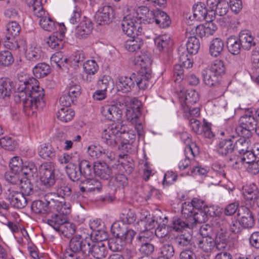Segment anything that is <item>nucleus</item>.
Wrapping results in <instances>:
<instances>
[{"mask_svg": "<svg viewBox=\"0 0 259 259\" xmlns=\"http://www.w3.org/2000/svg\"><path fill=\"white\" fill-rule=\"evenodd\" d=\"M142 103L136 98L131 100V104L126 111V119L131 124L135 125L139 136H142L143 133V126L141 118Z\"/></svg>", "mask_w": 259, "mask_h": 259, "instance_id": "2", "label": "nucleus"}, {"mask_svg": "<svg viewBox=\"0 0 259 259\" xmlns=\"http://www.w3.org/2000/svg\"><path fill=\"white\" fill-rule=\"evenodd\" d=\"M32 211L36 214H48L51 212L48 206L42 200L34 201L31 206Z\"/></svg>", "mask_w": 259, "mask_h": 259, "instance_id": "43", "label": "nucleus"}, {"mask_svg": "<svg viewBox=\"0 0 259 259\" xmlns=\"http://www.w3.org/2000/svg\"><path fill=\"white\" fill-rule=\"evenodd\" d=\"M239 39L241 47L246 50L250 49L251 47L255 45V42L251 33L247 30H242L240 32Z\"/></svg>", "mask_w": 259, "mask_h": 259, "instance_id": "27", "label": "nucleus"}, {"mask_svg": "<svg viewBox=\"0 0 259 259\" xmlns=\"http://www.w3.org/2000/svg\"><path fill=\"white\" fill-rule=\"evenodd\" d=\"M40 181L46 187H50L54 185L57 179L54 165L51 162H45L39 167Z\"/></svg>", "mask_w": 259, "mask_h": 259, "instance_id": "6", "label": "nucleus"}, {"mask_svg": "<svg viewBox=\"0 0 259 259\" xmlns=\"http://www.w3.org/2000/svg\"><path fill=\"white\" fill-rule=\"evenodd\" d=\"M227 47L231 54L237 55L240 52L241 45L239 39L233 36H231L227 39Z\"/></svg>", "mask_w": 259, "mask_h": 259, "instance_id": "46", "label": "nucleus"}, {"mask_svg": "<svg viewBox=\"0 0 259 259\" xmlns=\"http://www.w3.org/2000/svg\"><path fill=\"white\" fill-rule=\"evenodd\" d=\"M39 156L44 159H53L56 157V152L54 148L50 144H44L38 148Z\"/></svg>", "mask_w": 259, "mask_h": 259, "instance_id": "32", "label": "nucleus"}, {"mask_svg": "<svg viewBox=\"0 0 259 259\" xmlns=\"http://www.w3.org/2000/svg\"><path fill=\"white\" fill-rule=\"evenodd\" d=\"M224 47L223 41L220 38L212 40L209 46V53L211 56L217 57L222 53Z\"/></svg>", "mask_w": 259, "mask_h": 259, "instance_id": "38", "label": "nucleus"}, {"mask_svg": "<svg viewBox=\"0 0 259 259\" xmlns=\"http://www.w3.org/2000/svg\"><path fill=\"white\" fill-rule=\"evenodd\" d=\"M108 239V234L104 230H97L91 234L82 233L81 235H76L70 241V243H90V241L94 243L105 241Z\"/></svg>", "mask_w": 259, "mask_h": 259, "instance_id": "5", "label": "nucleus"}, {"mask_svg": "<svg viewBox=\"0 0 259 259\" xmlns=\"http://www.w3.org/2000/svg\"><path fill=\"white\" fill-rule=\"evenodd\" d=\"M32 71L36 77H44L50 73V67L45 63H38L33 67Z\"/></svg>", "mask_w": 259, "mask_h": 259, "instance_id": "47", "label": "nucleus"}, {"mask_svg": "<svg viewBox=\"0 0 259 259\" xmlns=\"http://www.w3.org/2000/svg\"><path fill=\"white\" fill-rule=\"evenodd\" d=\"M190 222H191L193 224V226L192 229L196 228L198 224L205 223L208 219L207 215L204 211L203 209H199L195 211L193 213L192 217L189 218Z\"/></svg>", "mask_w": 259, "mask_h": 259, "instance_id": "51", "label": "nucleus"}, {"mask_svg": "<svg viewBox=\"0 0 259 259\" xmlns=\"http://www.w3.org/2000/svg\"><path fill=\"white\" fill-rule=\"evenodd\" d=\"M6 194L7 199L13 207L21 209L26 206L27 203V198L24 196L23 193L16 190L14 186H10Z\"/></svg>", "mask_w": 259, "mask_h": 259, "instance_id": "9", "label": "nucleus"}, {"mask_svg": "<svg viewBox=\"0 0 259 259\" xmlns=\"http://www.w3.org/2000/svg\"><path fill=\"white\" fill-rule=\"evenodd\" d=\"M8 176L7 177V180L14 185H19L21 188L24 194L31 195L33 193V185L28 178L20 179L18 175Z\"/></svg>", "mask_w": 259, "mask_h": 259, "instance_id": "15", "label": "nucleus"}, {"mask_svg": "<svg viewBox=\"0 0 259 259\" xmlns=\"http://www.w3.org/2000/svg\"><path fill=\"white\" fill-rule=\"evenodd\" d=\"M193 224L191 222H190L189 218L185 219L183 217H174L172 220V224L170 226V228L177 231H182L185 228L192 229L193 226Z\"/></svg>", "mask_w": 259, "mask_h": 259, "instance_id": "28", "label": "nucleus"}, {"mask_svg": "<svg viewBox=\"0 0 259 259\" xmlns=\"http://www.w3.org/2000/svg\"><path fill=\"white\" fill-rule=\"evenodd\" d=\"M15 37L6 38L5 46L8 49L22 52L26 48V41L24 39L15 40Z\"/></svg>", "mask_w": 259, "mask_h": 259, "instance_id": "30", "label": "nucleus"}, {"mask_svg": "<svg viewBox=\"0 0 259 259\" xmlns=\"http://www.w3.org/2000/svg\"><path fill=\"white\" fill-rule=\"evenodd\" d=\"M39 24L40 27L46 31H54L57 26L59 27L61 24L56 23L51 18L48 16L44 17L40 19Z\"/></svg>", "mask_w": 259, "mask_h": 259, "instance_id": "50", "label": "nucleus"}, {"mask_svg": "<svg viewBox=\"0 0 259 259\" xmlns=\"http://www.w3.org/2000/svg\"><path fill=\"white\" fill-rule=\"evenodd\" d=\"M101 112L108 120L121 122L122 110L119 107L117 104H115L114 102L104 105L101 109ZM121 123H122V122Z\"/></svg>", "mask_w": 259, "mask_h": 259, "instance_id": "8", "label": "nucleus"}, {"mask_svg": "<svg viewBox=\"0 0 259 259\" xmlns=\"http://www.w3.org/2000/svg\"><path fill=\"white\" fill-rule=\"evenodd\" d=\"M80 90V86L78 83L71 81L69 84L66 93L74 99V98L79 96Z\"/></svg>", "mask_w": 259, "mask_h": 259, "instance_id": "63", "label": "nucleus"}, {"mask_svg": "<svg viewBox=\"0 0 259 259\" xmlns=\"http://www.w3.org/2000/svg\"><path fill=\"white\" fill-rule=\"evenodd\" d=\"M120 142L122 149H127L128 146L131 145L136 139V135L133 133V131H127V127L126 126L125 131L119 135Z\"/></svg>", "mask_w": 259, "mask_h": 259, "instance_id": "35", "label": "nucleus"}, {"mask_svg": "<svg viewBox=\"0 0 259 259\" xmlns=\"http://www.w3.org/2000/svg\"><path fill=\"white\" fill-rule=\"evenodd\" d=\"M135 82L139 89L145 90L151 85L150 79L152 75L150 70H141L137 74H133Z\"/></svg>", "mask_w": 259, "mask_h": 259, "instance_id": "17", "label": "nucleus"}, {"mask_svg": "<svg viewBox=\"0 0 259 259\" xmlns=\"http://www.w3.org/2000/svg\"><path fill=\"white\" fill-rule=\"evenodd\" d=\"M9 166L10 171L6 175V178L7 176L9 178H10V176L18 175L19 176L23 167L22 159L18 156L14 157L11 160Z\"/></svg>", "mask_w": 259, "mask_h": 259, "instance_id": "36", "label": "nucleus"}, {"mask_svg": "<svg viewBox=\"0 0 259 259\" xmlns=\"http://www.w3.org/2000/svg\"><path fill=\"white\" fill-rule=\"evenodd\" d=\"M134 63L141 67V70H150L149 67L151 64V59L150 54L142 53L141 55L135 57L133 61Z\"/></svg>", "mask_w": 259, "mask_h": 259, "instance_id": "33", "label": "nucleus"}, {"mask_svg": "<svg viewBox=\"0 0 259 259\" xmlns=\"http://www.w3.org/2000/svg\"><path fill=\"white\" fill-rule=\"evenodd\" d=\"M257 120H256L254 115L245 114L242 115L240 119L239 123L241 127L246 132V136L249 137L251 135V131L256 129Z\"/></svg>", "mask_w": 259, "mask_h": 259, "instance_id": "22", "label": "nucleus"}, {"mask_svg": "<svg viewBox=\"0 0 259 259\" xmlns=\"http://www.w3.org/2000/svg\"><path fill=\"white\" fill-rule=\"evenodd\" d=\"M20 31V26L17 22L15 21L10 22L8 24L7 26L6 38H10V37H16L19 35Z\"/></svg>", "mask_w": 259, "mask_h": 259, "instance_id": "54", "label": "nucleus"}, {"mask_svg": "<svg viewBox=\"0 0 259 259\" xmlns=\"http://www.w3.org/2000/svg\"><path fill=\"white\" fill-rule=\"evenodd\" d=\"M0 146L5 149L12 151L16 147V142L11 137H4L0 139Z\"/></svg>", "mask_w": 259, "mask_h": 259, "instance_id": "60", "label": "nucleus"}, {"mask_svg": "<svg viewBox=\"0 0 259 259\" xmlns=\"http://www.w3.org/2000/svg\"><path fill=\"white\" fill-rule=\"evenodd\" d=\"M190 29L191 31L193 30L191 27H189L186 29V36L188 37L186 44L187 50L189 53L195 54L199 49L200 42L199 39L195 36H191L192 34L190 33Z\"/></svg>", "mask_w": 259, "mask_h": 259, "instance_id": "25", "label": "nucleus"}, {"mask_svg": "<svg viewBox=\"0 0 259 259\" xmlns=\"http://www.w3.org/2000/svg\"><path fill=\"white\" fill-rule=\"evenodd\" d=\"M236 238L237 235L221 229L216 234L215 243H232L236 241Z\"/></svg>", "mask_w": 259, "mask_h": 259, "instance_id": "41", "label": "nucleus"}, {"mask_svg": "<svg viewBox=\"0 0 259 259\" xmlns=\"http://www.w3.org/2000/svg\"><path fill=\"white\" fill-rule=\"evenodd\" d=\"M128 184L126 176L123 174H117L111 178L109 182V186L114 191L124 188Z\"/></svg>", "mask_w": 259, "mask_h": 259, "instance_id": "23", "label": "nucleus"}, {"mask_svg": "<svg viewBox=\"0 0 259 259\" xmlns=\"http://www.w3.org/2000/svg\"><path fill=\"white\" fill-rule=\"evenodd\" d=\"M66 173L69 179L73 181L76 182L80 180L82 176V171L79 166H78L74 163H70L66 166Z\"/></svg>", "mask_w": 259, "mask_h": 259, "instance_id": "40", "label": "nucleus"}, {"mask_svg": "<svg viewBox=\"0 0 259 259\" xmlns=\"http://www.w3.org/2000/svg\"><path fill=\"white\" fill-rule=\"evenodd\" d=\"M126 130V125L121 122H115L105 128L101 134L104 142L111 147H115L120 142L119 135Z\"/></svg>", "mask_w": 259, "mask_h": 259, "instance_id": "3", "label": "nucleus"}, {"mask_svg": "<svg viewBox=\"0 0 259 259\" xmlns=\"http://www.w3.org/2000/svg\"><path fill=\"white\" fill-rule=\"evenodd\" d=\"M154 42L156 48L161 52L166 49L170 45L171 41L168 35H163L156 37L154 39Z\"/></svg>", "mask_w": 259, "mask_h": 259, "instance_id": "52", "label": "nucleus"}, {"mask_svg": "<svg viewBox=\"0 0 259 259\" xmlns=\"http://www.w3.org/2000/svg\"><path fill=\"white\" fill-rule=\"evenodd\" d=\"M216 76L220 78L225 73V67L223 62L221 60H216L211 64L209 69H208Z\"/></svg>", "mask_w": 259, "mask_h": 259, "instance_id": "56", "label": "nucleus"}, {"mask_svg": "<svg viewBox=\"0 0 259 259\" xmlns=\"http://www.w3.org/2000/svg\"><path fill=\"white\" fill-rule=\"evenodd\" d=\"M184 153L185 157L179 162L178 167L180 170H184L188 168V175H190L192 170V164L195 165L196 161L194 157L196 154L198 153V151L192 149L190 146L185 147Z\"/></svg>", "mask_w": 259, "mask_h": 259, "instance_id": "12", "label": "nucleus"}, {"mask_svg": "<svg viewBox=\"0 0 259 259\" xmlns=\"http://www.w3.org/2000/svg\"><path fill=\"white\" fill-rule=\"evenodd\" d=\"M14 61L12 54L9 51H3L0 52V65L9 66Z\"/></svg>", "mask_w": 259, "mask_h": 259, "instance_id": "57", "label": "nucleus"}, {"mask_svg": "<svg viewBox=\"0 0 259 259\" xmlns=\"http://www.w3.org/2000/svg\"><path fill=\"white\" fill-rule=\"evenodd\" d=\"M87 188L88 192H100L102 188V185L100 181L96 179H87Z\"/></svg>", "mask_w": 259, "mask_h": 259, "instance_id": "58", "label": "nucleus"}, {"mask_svg": "<svg viewBox=\"0 0 259 259\" xmlns=\"http://www.w3.org/2000/svg\"><path fill=\"white\" fill-rule=\"evenodd\" d=\"M12 82L9 79H0V97L4 99L9 97L12 92Z\"/></svg>", "mask_w": 259, "mask_h": 259, "instance_id": "45", "label": "nucleus"}, {"mask_svg": "<svg viewBox=\"0 0 259 259\" xmlns=\"http://www.w3.org/2000/svg\"><path fill=\"white\" fill-rule=\"evenodd\" d=\"M242 194L245 205L248 207H253L255 204V199L259 195V189L253 183L246 185L242 188Z\"/></svg>", "mask_w": 259, "mask_h": 259, "instance_id": "14", "label": "nucleus"}, {"mask_svg": "<svg viewBox=\"0 0 259 259\" xmlns=\"http://www.w3.org/2000/svg\"><path fill=\"white\" fill-rule=\"evenodd\" d=\"M255 154L248 150L240 155L229 157L228 162L233 168L239 169L242 168L244 163L250 165L255 160Z\"/></svg>", "mask_w": 259, "mask_h": 259, "instance_id": "11", "label": "nucleus"}, {"mask_svg": "<svg viewBox=\"0 0 259 259\" xmlns=\"http://www.w3.org/2000/svg\"><path fill=\"white\" fill-rule=\"evenodd\" d=\"M22 52L25 53L26 59L30 62L41 61L44 57L41 48L35 45H30L28 47L26 45Z\"/></svg>", "mask_w": 259, "mask_h": 259, "instance_id": "20", "label": "nucleus"}, {"mask_svg": "<svg viewBox=\"0 0 259 259\" xmlns=\"http://www.w3.org/2000/svg\"><path fill=\"white\" fill-rule=\"evenodd\" d=\"M94 171L96 176L104 180H108L111 175V169L106 163L95 162Z\"/></svg>", "mask_w": 259, "mask_h": 259, "instance_id": "26", "label": "nucleus"}, {"mask_svg": "<svg viewBox=\"0 0 259 259\" xmlns=\"http://www.w3.org/2000/svg\"><path fill=\"white\" fill-rule=\"evenodd\" d=\"M56 197H58L56 193H49L45 195V202L48 206L51 212L53 207L56 211H62L63 213H70L71 207L70 203H66L65 201L57 199Z\"/></svg>", "mask_w": 259, "mask_h": 259, "instance_id": "7", "label": "nucleus"}, {"mask_svg": "<svg viewBox=\"0 0 259 259\" xmlns=\"http://www.w3.org/2000/svg\"><path fill=\"white\" fill-rule=\"evenodd\" d=\"M17 90L14 100L17 103L22 104L26 115L32 116L45 106L44 89L39 86L35 78L32 77L25 81H20Z\"/></svg>", "mask_w": 259, "mask_h": 259, "instance_id": "1", "label": "nucleus"}, {"mask_svg": "<svg viewBox=\"0 0 259 259\" xmlns=\"http://www.w3.org/2000/svg\"><path fill=\"white\" fill-rule=\"evenodd\" d=\"M194 208L193 204L191 202H185L182 205V217L188 219L192 217L193 215Z\"/></svg>", "mask_w": 259, "mask_h": 259, "instance_id": "64", "label": "nucleus"}, {"mask_svg": "<svg viewBox=\"0 0 259 259\" xmlns=\"http://www.w3.org/2000/svg\"><path fill=\"white\" fill-rule=\"evenodd\" d=\"M113 17V9L110 6H104L100 8L96 13L95 18L99 25L109 23Z\"/></svg>", "mask_w": 259, "mask_h": 259, "instance_id": "16", "label": "nucleus"}, {"mask_svg": "<svg viewBox=\"0 0 259 259\" xmlns=\"http://www.w3.org/2000/svg\"><path fill=\"white\" fill-rule=\"evenodd\" d=\"M211 227L207 225H202L199 229V233L202 239L199 241V243H212V239L210 236Z\"/></svg>", "mask_w": 259, "mask_h": 259, "instance_id": "53", "label": "nucleus"}, {"mask_svg": "<svg viewBox=\"0 0 259 259\" xmlns=\"http://www.w3.org/2000/svg\"><path fill=\"white\" fill-rule=\"evenodd\" d=\"M186 105L196 103L199 99V94L194 90H187L185 93Z\"/></svg>", "mask_w": 259, "mask_h": 259, "instance_id": "61", "label": "nucleus"}, {"mask_svg": "<svg viewBox=\"0 0 259 259\" xmlns=\"http://www.w3.org/2000/svg\"><path fill=\"white\" fill-rule=\"evenodd\" d=\"M20 173L27 176L28 178L34 177L36 175L37 168L33 163H29L27 165L23 166Z\"/></svg>", "mask_w": 259, "mask_h": 259, "instance_id": "62", "label": "nucleus"}, {"mask_svg": "<svg viewBox=\"0 0 259 259\" xmlns=\"http://www.w3.org/2000/svg\"><path fill=\"white\" fill-rule=\"evenodd\" d=\"M212 5L211 9H215L216 14L219 16H224L228 12L229 5L225 0L214 2Z\"/></svg>", "mask_w": 259, "mask_h": 259, "instance_id": "55", "label": "nucleus"}, {"mask_svg": "<svg viewBox=\"0 0 259 259\" xmlns=\"http://www.w3.org/2000/svg\"><path fill=\"white\" fill-rule=\"evenodd\" d=\"M137 15V13L129 14L122 21L123 31L128 36H138L142 32L141 17H138Z\"/></svg>", "mask_w": 259, "mask_h": 259, "instance_id": "4", "label": "nucleus"}, {"mask_svg": "<svg viewBox=\"0 0 259 259\" xmlns=\"http://www.w3.org/2000/svg\"><path fill=\"white\" fill-rule=\"evenodd\" d=\"M83 68L86 74H95L99 69L97 62L94 60H87L83 63Z\"/></svg>", "mask_w": 259, "mask_h": 259, "instance_id": "59", "label": "nucleus"}, {"mask_svg": "<svg viewBox=\"0 0 259 259\" xmlns=\"http://www.w3.org/2000/svg\"><path fill=\"white\" fill-rule=\"evenodd\" d=\"M92 29V21L90 19L84 16L76 28L75 35L78 38H84L91 33Z\"/></svg>", "mask_w": 259, "mask_h": 259, "instance_id": "21", "label": "nucleus"}, {"mask_svg": "<svg viewBox=\"0 0 259 259\" xmlns=\"http://www.w3.org/2000/svg\"><path fill=\"white\" fill-rule=\"evenodd\" d=\"M202 75L204 83L209 87L215 85L219 81V78L208 69L202 71Z\"/></svg>", "mask_w": 259, "mask_h": 259, "instance_id": "49", "label": "nucleus"}, {"mask_svg": "<svg viewBox=\"0 0 259 259\" xmlns=\"http://www.w3.org/2000/svg\"><path fill=\"white\" fill-rule=\"evenodd\" d=\"M206 14H207V10L204 4L198 3L193 7V16H189V19L199 21H202L206 18Z\"/></svg>", "mask_w": 259, "mask_h": 259, "instance_id": "34", "label": "nucleus"}, {"mask_svg": "<svg viewBox=\"0 0 259 259\" xmlns=\"http://www.w3.org/2000/svg\"><path fill=\"white\" fill-rule=\"evenodd\" d=\"M57 213L52 215L51 218L47 220V223L57 231H61L64 225L67 222V215L69 213L66 214L62 211H57Z\"/></svg>", "mask_w": 259, "mask_h": 259, "instance_id": "18", "label": "nucleus"}, {"mask_svg": "<svg viewBox=\"0 0 259 259\" xmlns=\"http://www.w3.org/2000/svg\"><path fill=\"white\" fill-rule=\"evenodd\" d=\"M144 11L147 12V17H152V22L160 28H165L169 27L171 24V19L169 16L164 12L160 10H156L154 11H149L147 7H144L142 9Z\"/></svg>", "mask_w": 259, "mask_h": 259, "instance_id": "10", "label": "nucleus"}, {"mask_svg": "<svg viewBox=\"0 0 259 259\" xmlns=\"http://www.w3.org/2000/svg\"><path fill=\"white\" fill-rule=\"evenodd\" d=\"M234 154L230 156L240 155L248 151V142L244 138H240L234 144Z\"/></svg>", "mask_w": 259, "mask_h": 259, "instance_id": "42", "label": "nucleus"}, {"mask_svg": "<svg viewBox=\"0 0 259 259\" xmlns=\"http://www.w3.org/2000/svg\"><path fill=\"white\" fill-rule=\"evenodd\" d=\"M65 31L64 25H60L59 31L54 32L49 37L47 41L48 46L55 50H59L63 48Z\"/></svg>", "mask_w": 259, "mask_h": 259, "instance_id": "13", "label": "nucleus"}, {"mask_svg": "<svg viewBox=\"0 0 259 259\" xmlns=\"http://www.w3.org/2000/svg\"><path fill=\"white\" fill-rule=\"evenodd\" d=\"M238 215L240 216L241 224L244 228H251L255 224L253 215L247 207L241 206L238 210Z\"/></svg>", "mask_w": 259, "mask_h": 259, "instance_id": "19", "label": "nucleus"}, {"mask_svg": "<svg viewBox=\"0 0 259 259\" xmlns=\"http://www.w3.org/2000/svg\"><path fill=\"white\" fill-rule=\"evenodd\" d=\"M218 153L223 156L234 154V142L231 139L221 140L217 146Z\"/></svg>", "mask_w": 259, "mask_h": 259, "instance_id": "24", "label": "nucleus"}, {"mask_svg": "<svg viewBox=\"0 0 259 259\" xmlns=\"http://www.w3.org/2000/svg\"><path fill=\"white\" fill-rule=\"evenodd\" d=\"M137 219V215L134 210L130 208H125L121 210L119 215V221L124 224L134 223Z\"/></svg>", "mask_w": 259, "mask_h": 259, "instance_id": "39", "label": "nucleus"}, {"mask_svg": "<svg viewBox=\"0 0 259 259\" xmlns=\"http://www.w3.org/2000/svg\"><path fill=\"white\" fill-rule=\"evenodd\" d=\"M143 45V39L135 35L132 36L131 38L126 40L124 44V47L128 51L134 52L140 49Z\"/></svg>", "mask_w": 259, "mask_h": 259, "instance_id": "37", "label": "nucleus"}, {"mask_svg": "<svg viewBox=\"0 0 259 259\" xmlns=\"http://www.w3.org/2000/svg\"><path fill=\"white\" fill-rule=\"evenodd\" d=\"M71 192V186L68 182L63 180L59 181L56 188V193L58 198L61 197L62 201H64V199L69 197Z\"/></svg>", "mask_w": 259, "mask_h": 259, "instance_id": "31", "label": "nucleus"}, {"mask_svg": "<svg viewBox=\"0 0 259 259\" xmlns=\"http://www.w3.org/2000/svg\"><path fill=\"white\" fill-rule=\"evenodd\" d=\"M57 116L60 121L67 122L73 119L74 112L70 107H62L58 110Z\"/></svg>", "mask_w": 259, "mask_h": 259, "instance_id": "44", "label": "nucleus"}, {"mask_svg": "<svg viewBox=\"0 0 259 259\" xmlns=\"http://www.w3.org/2000/svg\"><path fill=\"white\" fill-rule=\"evenodd\" d=\"M126 228L123 223L120 221L114 222L111 228V232L112 236L116 239L120 240L123 237Z\"/></svg>", "mask_w": 259, "mask_h": 259, "instance_id": "48", "label": "nucleus"}, {"mask_svg": "<svg viewBox=\"0 0 259 259\" xmlns=\"http://www.w3.org/2000/svg\"><path fill=\"white\" fill-rule=\"evenodd\" d=\"M135 79L133 74L130 76H120L118 78L117 86L118 90L123 93H127L132 91L135 87Z\"/></svg>", "mask_w": 259, "mask_h": 259, "instance_id": "29", "label": "nucleus"}]
</instances>
